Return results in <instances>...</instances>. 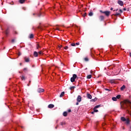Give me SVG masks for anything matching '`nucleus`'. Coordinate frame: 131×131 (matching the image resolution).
Returning a JSON list of instances; mask_svg holds the SVG:
<instances>
[{
  "instance_id": "nucleus-63",
  "label": "nucleus",
  "mask_w": 131,
  "mask_h": 131,
  "mask_svg": "<svg viewBox=\"0 0 131 131\" xmlns=\"http://www.w3.org/2000/svg\"><path fill=\"white\" fill-rule=\"evenodd\" d=\"M98 83H100V82H98Z\"/></svg>"
},
{
  "instance_id": "nucleus-12",
  "label": "nucleus",
  "mask_w": 131,
  "mask_h": 131,
  "mask_svg": "<svg viewBox=\"0 0 131 131\" xmlns=\"http://www.w3.org/2000/svg\"><path fill=\"white\" fill-rule=\"evenodd\" d=\"M125 88H126L125 85H123L122 87L121 88L120 90L121 91H124V89H125Z\"/></svg>"
},
{
  "instance_id": "nucleus-51",
  "label": "nucleus",
  "mask_w": 131,
  "mask_h": 131,
  "mask_svg": "<svg viewBox=\"0 0 131 131\" xmlns=\"http://www.w3.org/2000/svg\"><path fill=\"white\" fill-rule=\"evenodd\" d=\"M111 11H113V8H112V7L111 8Z\"/></svg>"
},
{
  "instance_id": "nucleus-48",
  "label": "nucleus",
  "mask_w": 131,
  "mask_h": 131,
  "mask_svg": "<svg viewBox=\"0 0 131 131\" xmlns=\"http://www.w3.org/2000/svg\"><path fill=\"white\" fill-rule=\"evenodd\" d=\"M117 11H118V9H116V10H114V11L117 12Z\"/></svg>"
},
{
  "instance_id": "nucleus-11",
  "label": "nucleus",
  "mask_w": 131,
  "mask_h": 131,
  "mask_svg": "<svg viewBox=\"0 0 131 131\" xmlns=\"http://www.w3.org/2000/svg\"><path fill=\"white\" fill-rule=\"evenodd\" d=\"M33 55L34 57H38V53H37V51H34Z\"/></svg>"
},
{
  "instance_id": "nucleus-27",
  "label": "nucleus",
  "mask_w": 131,
  "mask_h": 131,
  "mask_svg": "<svg viewBox=\"0 0 131 131\" xmlns=\"http://www.w3.org/2000/svg\"><path fill=\"white\" fill-rule=\"evenodd\" d=\"M117 98H116V97H114L112 98V100L114 101H117Z\"/></svg>"
},
{
  "instance_id": "nucleus-3",
  "label": "nucleus",
  "mask_w": 131,
  "mask_h": 131,
  "mask_svg": "<svg viewBox=\"0 0 131 131\" xmlns=\"http://www.w3.org/2000/svg\"><path fill=\"white\" fill-rule=\"evenodd\" d=\"M77 78V75L76 74H73V77L71 78V81L72 83L74 82L75 80Z\"/></svg>"
},
{
  "instance_id": "nucleus-24",
  "label": "nucleus",
  "mask_w": 131,
  "mask_h": 131,
  "mask_svg": "<svg viewBox=\"0 0 131 131\" xmlns=\"http://www.w3.org/2000/svg\"><path fill=\"white\" fill-rule=\"evenodd\" d=\"M84 60L86 62H88L89 61V58L85 57V58H84Z\"/></svg>"
},
{
  "instance_id": "nucleus-25",
  "label": "nucleus",
  "mask_w": 131,
  "mask_h": 131,
  "mask_svg": "<svg viewBox=\"0 0 131 131\" xmlns=\"http://www.w3.org/2000/svg\"><path fill=\"white\" fill-rule=\"evenodd\" d=\"M115 98H117V99H119L121 98V95H119L118 96H116V97Z\"/></svg>"
},
{
  "instance_id": "nucleus-45",
  "label": "nucleus",
  "mask_w": 131,
  "mask_h": 131,
  "mask_svg": "<svg viewBox=\"0 0 131 131\" xmlns=\"http://www.w3.org/2000/svg\"><path fill=\"white\" fill-rule=\"evenodd\" d=\"M14 41H15L14 39H13L12 40H11V42H13V43L14 42Z\"/></svg>"
},
{
  "instance_id": "nucleus-29",
  "label": "nucleus",
  "mask_w": 131,
  "mask_h": 131,
  "mask_svg": "<svg viewBox=\"0 0 131 131\" xmlns=\"http://www.w3.org/2000/svg\"><path fill=\"white\" fill-rule=\"evenodd\" d=\"M86 16V13L84 12L83 14H82V17H85Z\"/></svg>"
},
{
  "instance_id": "nucleus-6",
  "label": "nucleus",
  "mask_w": 131,
  "mask_h": 131,
  "mask_svg": "<svg viewBox=\"0 0 131 131\" xmlns=\"http://www.w3.org/2000/svg\"><path fill=\"white\" fill-rule=\"evenodd\" d=\"M43 92H44V89H43L39 88L37 89L38 93H43Z\"/></svg>"
},
{
  "instance_id": "nucleus-8",
  "label": "nucleus",
  "mask_w": 131,
  "mask_h": 131,
  "mask_svg": "<svg viewBox=\"0 0 131 131\" xmlns=\"http://www.w3.org/2000/svg\"><path fill=\"white\" fill-rule=\"evenodd\" d=\"M20 78L22 81H25L26 80V77H25V76H20Z\"/></svg>"
},
{
  "instance_id": "nucleus-36",
  "label": "nucleus",
  "mask_w": 131,
  "mask_h": 131,
  "mask_svg": "<svg viewBox=\"0 0 131 131\" xmlns=\"http://www.w3.org/2000/svg\"><path fill=\"white\" fill-rule=\"evenodd\" d=\"M104 90H105V91H107L108 92L111 91V90L110 89H106V88L104 89Z\"/></svg>"
},
{
  "instance_id": "nucleus-18",
  "label": "nucleus",
  "mask_w": 131,
  "mask_h": 131,
  "mask_svg": "<svg viewBox=\"0 0 131 131\" xmlns=\"http://www.w3.org/2000/svg\"><path fill=\"white\" fill-rule=\"evenodd\" d=\"M19 2L20 4H23L25 3V0H19Z\"/></svg>"
},
{
  "instance_id": "nucleus-46",
  "label": "nucleus",
  "mask_w": 131,
  "mask_h": 131,
  "mask_svg": "<svg viewBox=\"0 0 131 131\" xmlns=\"http://www.w3.org/2000/svg\"><path fill=\"white\" fill-rule=\"evenodd\" d=\"M14 34H18V33H17V31H14Z\"/></svg>"
},
{
  "instance_id": "nucleus-55",
  "label": "nucleus",
  "mask_w": 131,
  "mask_h": 131,
  "mask_svg": "<svg viewBox=\"0 0 131 131\" xmlns=\"http://www.w3.org/2000/svg\"><path fill=\"white\" fill-rule=\"evenodd\" d=\"M129 56L131 57V53H129Z\"/></svg>"
},
{
  "instance_id": "nucleus-58",
  "label": "nucleus",
  "mask_w": 131,
  "mask_h": 131,
  "mask_svg": "<svg viewBox=\"0 0 131 131\" xmlns=\"http://www.w3.org/2000/svg\"><path fill=\"white\" fill-rule=\"evenodd\" d=\"M19 64H20V66H21V63H20Z\"/></svg>"
},
{
  "instance_id": "nucleus-10",
  "label": "nucleus",
  "mask_w": 131,
  "mask_h": 131,
  "mask_svg": "<svg viewBox=\"0 0 131 131\" xmlns=\"http://www.w3.org/2000/svg\"><path fill=\"white\" fill-rule=\"evenodd\" d=\"M99 20L100 21H103V20H104V16L103 15H100L99 16Z\"/></svg>"
},
{
  "instance_id": "nucleus-14",
  "label": "nucleus",
  "mask_w": 131,
  "mask_h": 131,
  "mask_svg": "<svg viewBox=\"0 0 131 131\" xmlns=\"http://www.w3.org/2000/svg\"><path fill=\"white\" fill-rule=\"evenodd\" d=\"M34 38V35L33 34H30L29 36V38L32 39Z\"/></svg>"
},
{
  "instance_id": "nucleus-1",
  "label": "nucleus",
  "mask_w": 131,
  "mask_h": 131,
  "mask_svg": "<svg viewBox=\"0 0 131 131\" xmlns=\"http://www.w3.org/2000/svg\"><path fill=\"white\" fill-rule=\"evenodd\" d=\"M121 104V109L126 110L127 113L131 116V111H129V109H131V101L129 99H125L123 101H121L120 103Z\"/></svg>"
},
{
  "instance_id": "nucleus-42",
  "label": "nucleus",
  "mask_w": 131,
  "mask_h": 131,
  "mask_svg": "<svg viewBox=\"0 0 131 131\" xmlns=\"http://www.w3.org/2000/svg\"><path fill=\"white\" fill-rule=\"evenodd\" d=\"M64 50H67L68 49V46H66V47H64Z\"/></svg>"
},
{
  "instance_id": "nucleus-26",
  "label": "nucleus",
  "mask_w": 131,
  "mask_h": 131,
  "mask_svg": "<svg viewBox=\"0 0 131 131\" xmlns=\"http://www.w3.org/2000/svg\"><path fill=\"white\" fill-rule=\"evenodd\" d=\"M125 121H126V123L127 124H129L130 120H129V119H127V120H126Z\"/></svg>"
},
{
  "instance_id": "nucleus-22",
  "label": "nucleus",
  "mask_w": 131,
  "mask_h": 131,
  "mask_svg": "<svg viewBox=\"0 0 131 131\" xmlns=\"http://www.w3.org/2000/svg\"><path fill=\"white\" fill-rule=\"evenodd\" d=\"M100 107H101L100 105H96V106L94 107V109L96 110V108H99Z\"/></svg>"
},
{
  "instance_id": "nucleus-56",
  "label": "nucleus",
  "mask_w": 131,
  "mask_h": 131,
  "mask_svg": "<svg viewBox=\"0 0 131 131\" xmlns=\"http://www.w3.org/2000/svg\"><path fill=\"white\" fill-rule=\"evenodd\" d=\"M56 30H58L59 31V29L58 28H56Z\"/></svg>"
},
{
  "instance_id": "nucleus-59",
  "label": "nucleus",
  "mask_w": 131,
  "mask_h": 131,
  "mask_svg": "<svg viewBox=\"0 0 131 131\" xmlns=\"http://www.w3.org/2000/svg\"><path fill=\"white\" fill-rule=\"evenodd\" d=\"M57 126H56L55 128H56V129H57Z\"/></svg>"
},
{
  "instance_id": "nucleus-9",
  "label": "nucleus",
  "mask_w": 131,
  "mask_h": 131,
  "mask_svg": "<svg viewBox=\"0 0 131 131\" xmlns=\"http://www.w3.org/2000/svg\"><path fill=\"white\" fill-rule=\"evenodd\" d=\"M87 98L89 99H92V96L90 94L87 93Z\"/></svg>"
},
{
  "instance_id": "nucleus-28",
  "label": "nucleus",
  "mask_w": 131,
  "mask_h": 131,
  "mask_svg": "<svg viewBox=\"0 0 131 131\" xmlns=\"http://www.w3.org/2000/svg\"><path fill=\"white\" fill-rule=\"evenodd\" d=\"M66 124V123L65 122H60V125L63 126V125H65Z\"/></svg>"
},
{
  "instance_id": "nucleus-17",
  "label": "nucleus",
  "mask_w": 131,
  "mask_h": 131,
  "mask_svg": "<svg viewBox=\"0 0 131 131\" xmlns=\"http://www.w3.org/2000/svg\"><path fill=\"white\" fill-rule=\"evenodd\" d=\"M64 94H65V92H63L61 93L60 95H59V97L62 98L63 97Z\"/></svg>"
},
{
  "instance_id": "nucleus-57",
  "label": "nucleus",
  "mask_w": 131,
  "mask_h": 131,
  "mask_svg": "<svg viewBox=\"0 0 131 131\" xmlns=\"http://www.w3.org/2000/svg\"><path fill=\"white\" fill-rule=\"evenodd\" d=\"M35 15V13H33V15Z\"/></svg>"
},
{
  "instance_id": "nucleus-7",
  "label": "nucleus",
  "mask_w": 131,
  "mask_h": 131,
  "mask_svg": "<svg viewBox=\"0 0 131 131\" xmlns=\"http://www.w3.org/2000/svg\"><path fill=\"white\" fill-rule=\"evenodd\" d=\"M77 101L78 102H80L81 101V96H78V98H77Z\"/></svg>"
},
{
  "instance_id": "nucleus-21",
  "label": "nucleus",
  "mask_w": 131,
  "mask_h": 131,
  "mask_svg": "<svg viewBox=\"0 0 131 131\" xmlns=\"http://www.w3.org/2000/svg\"><path fill=\"white\" fill-rule=\"evenodd\" d=\"M92 78V75H89L87 76V79H90Z\"/></svg>"
},
{
  "instance_id": "nucleus-2",
  "label": "nucleus",
  "mask_w": 131,
  "mask_h": 131,
  "mask_svg": "<svg viewBox=\"0 0 131 131\" xmlns=\"http://www.w3.org/2000/svg\"><path fill=\"white\" fill-rule=\"evenodd\" d=\"M100 12L104 14L106 17H109L110 15V11H102V10H100Z\"/></svg>"
},
{
  "instance_id": "nucleus-43",
  "label": "nucleus",
  "mask_w": 131,
  "mask_h": 131,
  "mask_svg": "<svg viewBox=\"0 0 131 131\" xmlns=\"http://www.w3.org/2000/svg\"><path fill=\"white\" fill-rule=\"evenodd\" d=\"M80 45V43L79 42H76V43H75V45H77V46H78V45Z\"/></svg>"
},
{
  "instance_id": "nucleus-61",
  "label": "nucleus",
  "mask_w": 131,
  "mask_h": 131,
  "mask_svg": "<svg viewBox=\"0 0 131 131\" xmlns=\"http://www.w3.org/2000/svg\"><path fill=\"white\" fill-rule=\"evenodd\" d=\"M19 73H21V72H19Z\"/></svg>"
},
{
  "instance_id": "nucleus-38",
  "label": "nucleus",
  "mask_w": 131,
  "mask_h": 131,
  "mask_svg": "<svg viewBox=\"0 0 131 131\" xmlns=\"http://www.w3.org/2000/svg\"><path fill=\"white\" fill-rule=\"evenodd\" d=\"M110 83H112V84L114 83V80H111Z\"/></svg>"
},
{
  "instance_id": "nucleus-52",
  "label": "nucleus",
  "mask_w": 131,
  "mask_h": 131,
  "mask_svg": "<svg viewBox=\"0 0 131 131\" xmlns=\"http://www.w3.org/2000/svg\"><path fill=\"white\" fill-rule=\"evenodd\" d=\"M123 10H124V11H126V8H123Z\"/></svg>"
},
{
  "instance_id": "nucleus-35",
  "label": "nucleus",
  "mask_w": 131,
  "mask_h": 131,
  "mask_svg": "<svg viewBox=\"0 0 131 131\" xmlns=\"http://www.w3.org/2000/svg\"><path fill=\"white\" fill-rule=\"evenodd\" d=\"M31 83V81L29 80V84H27V86H29L30 85Z\"/></svg>"
},
{
  "instance_id": "nucleus-39",
  "label": "nucleus",
  "mask_w": 131,
  "mask_h": 131,
  "mask_svg": "<svg viewBox=\"0 0 131 131\" xmlns=\"http://www.w3.org/2000/svg\"><path fill=\"white\" fill-rule=\"evenodd\" d=\"M39 48H40V47L39 46V45H37V46L36 47V49L38 50Z\"/></svg>"
},
{
  "instance_id": "nucleus-33",
  "label": "nucleus",
  "mask_w": 131,
  "mask_h": 131,
  "mask_svg": "<svg viewBox=\"0 0 131 131\" xmlns=\"http://www.w3.org/2000/svg\"><path fill=\"white\" fill-rule=\"evenodd\" d=\"M120 15V13H116L115 14H114V16H119Z\"/></svg>"
},
{
  "instance_id": "nucleus-32",
  "label": "nucleus",
  "mask_w": 131,
  "mask_h": 131,
  "mask_svg": "<svg viewBox=\"0 0 131 131\" xmlns=\"http://www.w3.org/2000/svg\"><path fill=\"white\" fill-rule=\"evenodd\" d=\"M71 47H75L76 44L75 43H73L71 44Z\"/></svg>"
},
{
  "instance_id": "nucleus-5",
  "label": "nucleus",
  "mask_w": 131,
  "mask_h": 131,
  "mask_svg": "<svg viewBox=\"0 0 131 131\" xmlns=\"http://www.w3.org/2000/svg\"><path fill=\"white\" fill-rule=\"evenodd\" d=\"M25 61L26 62L28 63L30 62V58L29 57H25Z\"/></svg>"
},
{
  "instance_id": "nucleus-20",
  "label": "nucleus",
  "mask_w": 131,
  "mask_h": 131,
  "mask_svg": "<svg viewBox=\"0 0 131 131\" xmlns=\"http://www.w3.org/2000/svg\"><path fill=\"white\" fill-rule=\"evenodd\" d=\"M93 14H94L93 13V12H92V11L90 12L89 13V16H92Z\"/></svg>"
},
{
  "instance_id": "nucleus-4",
  "label": "nucleus",
  "mask_w": 131,
  "mask_h": 131,
  "mask_svg": "<svg viewBox=\"0 0 131 131\" xmlns=\"http://www.w3.org/2000/svg\"><path fill=\"white\" fill-rule=\"evenodd\" d=\"M118 4L121 6H123L124 5V2H123L122 1H118Z\"/></svg>"
},
{
  "instance_id": "nucleus-31",
  "label": "nucleus",
  "mask_w": 131,
  "mask_h": 131,
  "mask_svg": "<svg viewBox=\"0 0 131 131\" xmlns=\"http://www.w3.org/2000/svg\"><path fill=\"white\" fill-rule=\"evenodd\" d=\"M23 71H24V72L26 73L27 72V68H25V69H23Z\"/></svg>"
},
{
  "instance_id": "nucleus-53",
  "label": "nucleus",
  "mask_w": 131,
  "mask_h": 131,
  "mask_svg": "<svg viewBox=\"0 0 131 131\" xmlns=\"http://www.w3.org/2000/svg\"><path fill=\"white\" fill-rule=\"evenodd\" d=\"M32 29H33V30H35V29L34 28V27H32Z\"/></svg>"
},
{
  "instance_id": "nucleus-19",
  "label": "nucleus",
  "mask_w": 131,
  "mask_h": 131,
  "mask_svg": "<svg viewBox=\"0 0 131 131\" xmlns=\"http://www.w3.org/2000/svg\"><path fill=\"white\" fill-rule=\"evenodd\" d=\"M96 101H97V98L91 99V102H96Z\"/></svg>"
},
{
  "instance_id": "nucleus-37",
  "label": "nucleus",
  "mask_w": 131,
  "mask_h": 131,
  "mask_svg": "<svg viewBox=\"0 0 131 131\" xmlns=\"http://www.w3.org/2000/svg\"><path fill=\"white\" fill-rule=\"evenodd\" d=\"M98 112V110L94 109L93 111V112H94V113H97Z\"/></svg>"
},
{
  "instance_id": "nucleus-49",
  "label": "nucleus",
  "mask_w": 131,
  "mask_h": 131,
  "mask_svg": "<svg viewBox=\"0 0 131 131\" xmlns=\"http://www.w3.org/2000/svg\"><path fill=\"white\" fill-rule=\"evenodd\" d=\"M62 48V45H59V48Z\"/></svg>"
},
{
  "instance_id": "nucleus-40",
  "label": "nucleus",
  "mask_w": 131,
  "mask_h": 131,
  "mask_svg": "<svg viewBox=\"0 0 131 131\" xmlns=\"http://www.w3.org/2000/svg\"><path fill=\"white\" fill-rule=\"evenodd\" d=\"M41 16V13L40 12L39 14H38V17H40Z\"/></svg>"
},
{
  "instance_id": "nucleus-47",
  "label": "nucleus",
  "mask_w": 131,
  "mask_h": 131,
  "mask_svg": "<svg viewBox=\"0 0 131 131\" xmlns=\"http://www.w3.org/2000/svg\"><path fill=\"white\" fill-rule=\"evenodd\" d=\"M68 113H71V110H68Z\"/></svg>"
},
{
  "instance_id": "nucleus-54",
  "label": "nucleus",
  "mask_w": 131,
  "mask_h": 131,
  "mask_svg": "<svg viewBox=\"0 0 131 131\" xmlns=\"http://www.w3.org/2000/svg\"><path fill=\"white\" fill-rule=\"evenodd\" d=\"M94 113H95L94 112H91V114H94Z\"/></svg>"
},
{
  "instance_id": "nucleus-34",
  "label": "nucleus",
  "mask_w": 131,
  "mask_h": 131,
  "mask_svg": "<svg viewBox=\"0 0 131 131\" xmlns=\"http://www.w3.org/2000/svg\"><path fill=\"white\" fill-rule=\"evenodd\" d=\"M75 88H76V87H75V86H72V87L70 88V89L71 90H73Z\"/></svg>"
},
{
  "instance_id": "nucleus-60",
  "label": "nucleus",
  "mask_w": 131,
  "mask_h": 131,
  "mask_svg": "<svg viewBox=\"0 0 131 131\" xmlns=\"http://www.w3.org/2000/svg\"><path fill=\"white\" fill-rule=\"evenodd\" d=\"M123 129H124V127H123Z\"/></svg>"
},
{
  "instance_id": "nucleus-13",
  "label": "nucleus",
  "mask_w": 131,
  "mask_h": 131,
  "mask_svg": "<svg viewBox=\"0 0 131 131\" xmlns=\"http://www.w3.org/2000/svg\"><path fill=\"white\" fill-rule=\"evenodd\" d=\"M62 115H63V116H64V117H66L68 116V113L67 112H63Z\"/></svg>"
},
{
  "instance_id": "nucleus-16",
  "label": "nucleus",
  "mask_w": 131,
  "mask_h": 131,
  "mask_svg": "<svg viewBox=\"0 0 131 131\" xmlns=\"http://www.w3.org/2000/svg\"><path fill=\"white\" fill-rule=\"evenodd\" d=\"M121 120L123 122H125L127 120H126V118L124 117H121Z\"/></svg>"
},
{
  "instance_id": "nucleus-41",
  "label": "nucleus",
  "mask_w": 131,
  "mask_h": 131,
  "mask_svg": "<svg viewBox=\"0 0 131 131\" xmlns=\"http://www.w3.org/2000/svg\"><path fill=\"white\" fill-rule=\"evenodd\" d=\"M37 29H40V30H41V26H38V27H37Z\"/></svg>"
},
{
  "instance_id": "nucleus-15",
  "label": "nucleus",
  "mask_w": 131,
  "mask_h": 131,
  "mask_svg": "<svg viewBox=\"0 0 131 131\" xmlns=\"http://www.w3.org/2000/svg\"><path fill=\"white\" fill-rule=\"evenodd\" d=\"M54 107V105L53 104H49L48 108H52Z\"/></svg>"
},
{
  "instance_id": "nucleus-44",
  "label": "nucleus",
  "mask_w": 131,
  "mask_h": 131,
  "mask_svg": "<svg viewBox=\"0 0 131 131\" xmlns=\"http://www.w3.org/2000/svg\"><path fill=\"white\" fill-rule=\"evenodd\" d=\"M119 12H120V13H122V12H123L122 10L120 9Z\"/></svg>"
},
{
  "instance_id": "nucleus-62",
  "label": "nucleus",
  "mask_w": 131,
  "mask_h": 131,
  "mask_svg": "<svg viewBox=\"0 0 131 131\" xmlns=\"http://www.w3.org/2000/svg\"><path fill=\"white\" fill-rule=\"evenodd\" d=\"M130 128H131V126L130 127Z\"/></svg>"
},
{
  "instance_id": "nucleus-30",
  "label": "nucleus",
  "mask_w": 131,
  "mask_h": 131,
  "mask_svg": "<svg viewBox=\"0 0 131 131\" xmlns=\"http://www.w3.org/2000/svg\"><path fill=\"white\" fill-rule=\"evenodd\" d=\"M38 55H43V53L42 51H40L38 53Z\"/></svg>"
},
{
  "instance_id": "nucleus-50",
  "label": "nucleus",
  "mask_w": 131,
  "mask_h": 131,
  "mask_svg": "<svg viewBox=\"0 0 131 131\" xmlns=\"http://www.w3.org/2000/svg\"><path fill=\"white\" fill-rule=\"evenodd\" d=\"M78 102H76V103L75 104V105H78V104H79Z\"/></svg>"
},
{
  "instance_id": "nucleus-64",
  "label": "nucleus",
  "mask_w": 131,
  "mask_h": 131,
  "mask_svg": "<svg viewBox=\"0 0 131 131\" xmlns=\"http://www.w3.org/2000/svg\"><path fill=\"white\" fill-rule=\"evenodd\" d=\"M129 131H131V130H130Z\"/></svg>"
},
{
  "instance_id": "nucleus-23",
  "label": "nucleus",
  "mask_w": 131,
  "mask_h": 131,
  "mask_svg": "<svg viewBox=\"0 0 131 131\" xmlns=\"http://www.w3.org/2000/svg\"><path fill=\"white\" fill-rule=\"evenodd\" d=\"M5 33L6 35L9 34V29H7V30H6Z\"/></svg>"
}]
</instances>
